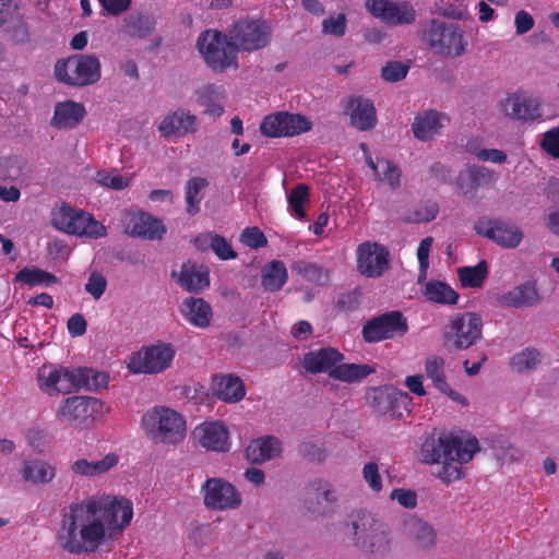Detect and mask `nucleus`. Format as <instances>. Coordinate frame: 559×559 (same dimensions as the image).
Instances as JSON below:
<instances>
[{"label":"nucleus","instance_id":"4468645a","mask_svg":"<svg viewBox=\"0 0 559 559\" xmlns=\"http://www.w3.org/2000/svg\"><path fill=\"white\" fill-rule=\"evenodd\" d=\"M483 320L475 312L454 316L449 323L445 340L454 349H467L481 337Z\"/></svg>","mask_w":559,"mask_h":559},{"label":"nucleus","instance_id":"c03bdc74","mask_svg":"<svg viewBox=\"0 0 559 559\" xmlns=\"http://www.w3.org/2000/svg\"><path fill=\"white\" fill-rule=\"evenodd\" d=\"M79 369V390L86 389L90 391H97L105 389L109 384V374L105 371H98L91 368Z\"/></svg>","mask_w":559,"mask_h":559},{"label":"nucleus","instance_id":"49530a36","mask_svg":"<svg viewBox=\"0 0 559 559\" xmlns=\"http://www.w3.org/2000/svg\"><path fill=\"white\" fill-rule=\"evenodd\" d=\"M207 186V181L204 178H192L187 182L186 186V202L187 211L189 214L194 215L199 212V204L202 200V191Z\"/></svg>","mask_w":559,"mask_h":559},{"label":"nucleus","instance_id":"dca6fc26","mask_svg":"<svg viewBox=\"0 0 559 559\" xmlns=\"http://www.w3.org/2000/svg\"><path fill=\"white\" fill-rule=\"evenodd\" d=\"M475 230L498 246L506 249H514L523 240V231L513 223L499 219H481L475 224Z\"/></svg>","mask_w":559,"mask_h":559},{"label":"nucleus","instance_id":"37998d69","mask_svg":"<svg viewBox=\"0 0 559 559\" xmlns=\"http://www.w3.org/2000/svg\"><path fill=\"white\" fill-rule=\"evenodd\" d=\"M292 271L316 284L323 285L329 281V271L312 262L296 261L292 265Z\"/></svg>","mask_w":559,"mask_h":559},{"label":"nucleus","instance_id":"a19ab883","mask_svg":"<svg viewBox=\"0 0 559 559\" xmlns=\"http://www.w3.org/2000/svg\"><path fill=\"white\" fill-rule=\"evenodd\" d=\"M15 282L23 283L31 287L33 286H51L58 282L57 277L44 270L35 266L23 267L15 275Z\"/></svg>","mask_w":559,"mask_h":559},{"label":"nucleus","instance_id":"7c9ffc66","mask_svg":"<svg viewBox=\"0 0 559 559\" xmlns=\"http://www.w3.org/2000/svg\"><path fill=\"white\" fill-rule=\"evenodd\" d=\"M212 390L217 399L226 403H237L246 395L242 380L230 373L216 374L212 381Z\"/></svg>","mask_w":559,"mask_h":559},{"label":"nucleus","instance_id":"c85d7f7f","mask_svg":"<svg viewBox=\"0 0 559 559\" xmlns=\"http://www.w3.org/2000/svg\"><path fill=\"white\" fill-rule=\"evenodd\" d=\"M283 452L282 441L274 436H263L250 441L246 448V457L254 464L275 460Z\"/></svg>","mask_w":559,"mask_h":559},{"label":"nucleus","instance_id":"6ab92c4d","mask_svg":"<svg viewBox=\"0 0 559 559\" xmlns=\"http://www.w3.org/2000/svg\"><path fill=\"white\" fill-rule=\"evenodd\" d=\"M368 11L389 25L411 24L416 19L414 7L407 1L367 0Z\"/></svg>","mask_w":559,"mask_h":559},{"label":"nucleus","instance_id":"9d476101","mask_svg":"<svg viewBox=\"0 0 559 559\" xmlns=\"http://www.w3.org/2000/svg\"><path fill=\"white\" fill-rule=\"evenodd\" d=\"M206 509L215 512L234 511L241 507L242 495L237 487L222 477L206 479L200 489Z\"/></svg>","mask_w":559,"mask_h":559},{"label":"nucleus","instance_id":"1a4fd4ad","mask_svg":"<svg viewBox=\"0 0 559 559\" xmlns=\"http://www.w3.org/2000/svg\"><path fill=\"white\" fill-rule=\"evenodd\" d=\"M58 81L73 86H85L100 79V62L93 55H76L58 60L55 66Z\"/></svg>","mask_w":559,"mask_h":559},{"label":"nucleus","instance_id":"f3484780","mask_svg":"<svg viewBox=\"0 0 559 559\" xmlns=\"http://www.w3.org/2000/svg\"><path fill=\"white\" fill-rule=\"evenodd\" d=\"M407 332L406 319L401 312L392 311L369 321L362 329L364 338L369 343L403 336Z\"/></svg>","mask_w":559,"mask_h":559},{"label":"nucleus","instance_id":"13d9d810","mask_svg":"<svg viewBox=\"0 0 559 559\" xmlns=\"http://www.w3.org/2000/svg\"><path fill=\"white\" fill-rule=\"evenodd\" d=\"M540 147L551 157L559 158V126L543 134Z\"/></svg>","mask_w":559,"mask_h":559},{"label":"nucleus","instance_id":"f257e3e1","mask_svg":"<svg viewBox=\"0 0 559 559\" xmlns=\"http://www.w3.org/2000/svg\"><path fill=\"white\" fill-rule=\"evenodd\" d=\"M133 519V503L124 496L102 493L70 507L58 532L60 546L71 554L94 552Z\"/></svg>","mask_w":559,"mask_h":559},{"label":"nucleus","instance_id":"2eb2a0df","mask_svg":"<svg viewBox=\"0 0 559 559\" xmlns=\"http://www.w3.org/2000/svg\"><path fill=\"white\" fill-rule=\"evenodd\" d=\"M192 440L202 449L215 453H226L231 449V438L227 425L222 420H204L191 432Z\"/></svg>","mask_w":559,"mask_h":559},{"label":"nucleus","instance_id":"f8f14e48","mask_svg":"<svg viewBox=\"0 0 559 559\" xmlns=\"http://www.w3.org/2000/svg\"><path fill=\"white\" fill-rule=\"evenodd\" d=\"M228 38L237 51H254L267 45L270 26L259 19H240L229 28Z\"/></svg>","mask_w":559,"mask_h":559},{"label":"nucleus","instance_id":"bf43d9fd","mask_svg":"<svg viewBox=\"0 0 559 559\" xmlns=\"http://www.w3.org/2000/svg\"><path fill=\"white\" fill-rule=\"evenodd\" d=\"M240 241L252 249H258L266 245V238L258 227L246 228L240 235Z\"/></svg>","mask_w":559,"mask_h":559},{"label":"nucleus","instance_id":"412c9836","mask_svg":"<svg viewBox=\"0 0 559 559\" xmlns=\"http://www.w3.org/2000/svg\"><path fill=\"white\" fill-rule=\"evenodd\" d=\"M357 270L367 277L380 276L389 266V251L378 242L366 241L356 249Z\"/></svg>","mask_w":559,"mask_h":559},{"label":"nucleus","instance_id":"4d7b16f0","mask_svg":"<svg viewBox=\"0 0 559 559\" xmlns=\"http://www.w3.org/2000/svg\"><path fill=\"white\" fill-rule=\"evenodd\" d=\"M323 33L341 37L345 34L346 29V16L343 13L331 15L325 19L322 23Z\"/></svg>","mask_w":559,"mask_h":559},{"label":"nucleus","instance_id":"4be33fe9","mask_svg":"<svg viewBox=\"0 0 559 559\" xmlns=\"http://www.w3.org/2000/svg\"><path fill=\"white\" fill-rule=\"evenodd\" d=\"M124 231L133 237L156 240L166 233L164 223L143 211H130L124 217Z\"/></svg>","mask_w":559,"mask_h":559},{"label":"nucleus","instance_id":"9b49d317","mask_svg":"<svg viewBox=\"0 0 559 559\" xmlns=\"http://www.w3.org/2000/svg\"><path fill=\"white\" fill-rule=\"evenodd\" d=\"M354 544L374 558H384L392 550L393 540L389 530L380 522L372 520L362 528L356 523L350 524Z\"/></svg>","mask_w":559,"mask_h":559},{"label":"nucleus","instance_id":"69168bd1","mask_svg":"<svg viewBox=\"0 0 559 559\" xmlns=\"http://www.w3.org/2000/svg\"><path fill=\"white\" fill-rule=\"evenodd\" d=\"M467 174L477 185L493 183L498 178L495 171L486 167H469Z\"/></svg>","mask_w":559,"mask_h":559},{"label":"nucleus","instance_id":"423d86ee","mask_svg":"<svg viewBox=\"0 0 559 559\" xmlns=\"http://www.w3.org/2000/svg\"><path fill=\"white\" fill-rule=\"evenodd\" d=\"M176 354L173 343L157 341L131 353L124 364L133 374H159L171 368Z\"/></svg>","mask_w":559,"mask_h":559},{"label":"nucleus","instance_id":"4c0bfd02","mask_svg":"<svg viewBox=\"0 0 559 559\" xmlns=\"http://www.w3.org/2000/svg\"><path fill=\"white\" fill-rule=\"evenodd\" d=\"M287 270L282 261H272L262 270V286L269 292H276L287 281Z\"/></svg>","mask_w":559,"mask_h":559},{"label":"nucleus","instance_id":"3c124183","mask_svg":"<svg viewBox=\"0 0 559 559\" xmlns=\"http://www.w3.org/2000/svg\"><path fill=\"white\" fill-rule=\"evenodd\" d=\"M433 238L426 237L420 240L417 248V260L419 264V274H418V283L421 284L427 280V273L430 265L429 255L432 250Z\"/></svg>","mask_w":559,"mask_h":559},{"label":"nucleus","instance_id":"5fc2aeb1","mask_svg":"<svg viewBox=\"0 0 559 559\" xmlns=\"http://www.w3.org/2000/svg\"><path fill=\"white\" fill-rule=\"evenodd\" d=\"M282 118V112L266 116L260 126L261 133L272 138L284 136V124Z\"/></svg>","mask_w":559,"mask_h":559},{"label":"nucleus","instance_id":"052dcab7","mask_svg":"<svg viewBox=\"0 0 559 559\" xmlns=\"http://www.w3.org/2000/svg\"><path fill=\"white\" fill-rule=\"evenodd\" d=\"M408 67L400 61H392L382 68V78L388 82H397L406 76Z\"/></svg>","mask_w":559,"mask_h":559},{"label":"nucleus","instance_id":"c756f323","mask_svg":"<svg viewBox=\"0 0 559 559\" xmlns=\"http://www.w3.org/2000/svg\"><path fill=\"white\" fill-rule=\"evenodd\" d=\"M86 115L82 103L63 100L56 104L51 118V126L60 130H70L78 127Z\"/></svg>","mask_w":559,"mask_h":559},{"label":"nucleus","instance_id":"338daca9","mask_svg":"<svg viewBox=\"0 0 559 559\" xmlns=\"http://www.w3.org/2000/svg\"><path fill=\"white\" fill-rule=\"evenodd\" d=\"M533 16L525 10H520L514 16V27L516 35L521 36L528 33L534 27Z\"/></svg>","mask_w":559,"mask_h":559},{"label":"nucleus","instance_id":"79ce46f5","mask_svg":"<svg viewBox=\"0 0 559 559\" xmlns=\"http://www.w3.org/2000/svg\"><path fill=\"white\" fill-rule=\"evenodd\" d=\"M457 274L463 287L478 288L483 286L488 275L487 264L481 261L474 266L460 267Z\"/></svg>","mask_w":559,"mask_h":559},{"label":"nucleus","instance_id":"f03ea898","mask_svg":"<svg viewBox=\"0 0 559 559\" xmlns=\"http://www.w3.org/2000/svg\"><path fill=\"white\" fill-rule=\"evenodd\" d=\"M478 440L464 432H445L437 439L426 440L420 450V461L438 465L436 477L444 484L463 478V464L468 463L478 452Z\"/></svg>","mask_w":559,"mask_h":559},{"label":"nucleus","instance_id":"ddd939ff","mask_svg":"<svg viewBox=\"0 0 559 559\" xmlns=\"http://www.w3.org/2000/svg\"><path fill=\"white\" fill-rule=\"evenodd\" d=\"M78 367L45 365L37 371V384L48 395L69 394L79 391Z\"/></svg>","mask_w":559,"mask_h":559},{"label":"nucleus","instance_id":"a878e982","mask_svg":"<svg viewBox=\"0 0 559 559\" xmlns=\"http://www.w3.org/2000/svg\"><path fill=\"white\" fill-rule=\"evenodd\" d=\"M345 112L349 116L353 127L360 131H368L377 124V114L373 104L360 96L347 98Z\"/></svg>","mask_w":559,"mask_h":559},{"label":"nucleus","instance_id":"393cba45","mask_svg":"<svg viewBox=\"0 0 559 559\" xmlns=\"http://www.w3.org/2000/svg\"><path fill=\"white\" fill-rule=\"evenodd\" d=\"M542 301V295L534 281L521 283L499 296L498 302L509 308H532Z\"/></svg>","mask_w":559,"mask_h":559},{"label":"nucleus","instance_id":"6e6552de","mask_svg":"<svg viewBox=\"0 0 559 559\" xmlns=\"http://www.w3.org/2000/svg\"><path fill=\"white\" fill-rule=\"evenodd\" d=\"M198 50L213 70L237 68V49L227 35L215 29L203 32L197 41Z\"/></svg>","mask_w":559,"mask_h":559},{"label":"nucleus","instance_id":"de8ad7c7","mask_svg":"<svg viewBox=\"0 0 559 559\" xmlns=\"http://www.w3.org/2000/svg\"><path fill=\"white\" fill-rule=\"evenodd\" d=\"M542 362V355L533 348H525L515 354L511 359V367L516 372H525L535 369Z\"/></svg>","mask_w":559,"mask_h":559},{"label":"nucleus","instance_id":"f704fd0d","mask_svg":"<svg viewBox=\"0 0 559 559\" xmlns=\"http://www.w3.org/2000/svg\"><path fill=\"white\" fill-rule=\"evenodd\" d=\"M360 148L362 150L365 159L372 169L376 179L391 188H396L400 183V169L388 159L377 158L373 160L369 155L368 147L365 143L360 144Z\"/></svg>","mask_w":559,"mask_h":559},{"label":"nucleus","instance_id":"e2e57ef3","mask_svg":"<svg viewBox=\"0 0 559 559\" xmlns=\"http://www.w3.org/2000/svg\"><path fill=\"white\" fill-rule=\"evenodd\" d=\"M390 498L407 509H413L417 504V495L411 489H393L390 493Z\"/></svg>","mask_w":559,"mask_h":559},{"label":"nucleus","instance_id":"58836bf2","mask_svg":"<svg viewBox=\"0 0 559 559\" xmlns=\"http://www.w3.org/2000/svg\"><path fill=\"white\" fill-rule=\"evenodd\" d=\"M425 297L435 304L455 305L459 299L457 293L447 283L430 281L425 285Z\"/></svg>","mask_w":559,"mask_h":559},{"label":"nucleus","instance_id":"0eeeda50","mask_svg":"<svg viewBox=\"0 0 559 559\" xmlns=\"http://www.w3.org/2000/svg\"><path fill=\"white\" fill-rule=\"evenodd\" d=\"M426 39L435 55L448 59L463 56L468 47L465 31L455 23L432 21L426 32Z\"/></svg>","mask_w":559,"mask_h":559},{"label":"nucleus","instance_id":"72a5a7b5","mask_svg":"<svg viewBox=\"0 0 559 559\" xmlns=\"http://www.w3.org/2000/svg\"><path fill=\"white\" fill-rule=\"evenodd\" d=\"M178 284L188 292L199 293L210 285L209 272L194 263H183L178 275Z\"/></svg>","mask_w":559,"mask_h":559},{"label":"nucleus","instance_id":"864d4df0","mask_svg":"<svg viewBox=\"0 0 559 559\" xmlns=\"http://www.w3.org/2000/svg\"><path fill=\"white\" fill-rule=\"evenodd\" d=\"M467 151L475 155L479 160L491 162L495 164H502L507 160V154L497 148H479L476 147L472 142H468Z\"/></svg>","mask_w":559,"mask_h":559},{"label":"nucleus","instance_id":"680f3d73","mask_svg":"<svg viewBox=\"0 0 559 559\" xmlns=\"http://www.w3.org/2000/svg\"><path fill=\"white\" fill-rule=\"evenodd\" d=\"M438 213V205L436 203H430L417 209L407 217V221L412 223H429L437 217Z\"/></svg>","mask_w":559,"mask_h":559},{"label":"nucleus","instance_id":"a211bd4d","mask_svg":"<svg viewBox=\"0 0 559 559\" xmlns=\"http://www.w3.org/2000/svg\"><path fill=\"white\" fill-rule=\"evenodd\" d=\"M159 134L167 140H179L199 131V119L190 110L177 108L168 111L157 123Z\"/></svg>","mask_w":559,"mask_h":559},{"label":"nucleus","instance_id":"7ed1b4c3","mask_svg":"<svg viewBox=\"0 0 559 559\" xmlns=\"http://www.w3.org/2000/svg\"><path fill=\"white\" fill-rule=\"evenodd\" d=\"M140 426L147 439L167 447L181 444L188 433L185 416L165 405L147 409L141 417Z\"/></svg>","mask_w":559,"mask_h":559},{"label":"nucleus","instance_id":"c9c22d12","mask_svg":"<svg viewBox=\"0 0 559 559\" xmlns=\"http://www.w3.org/2000/svg\"><path fill=\"white\" fill-rule=\"evenodd\" d=\"M226 94L222 86L205 85L197 91V102L203 106L204 114L212 117H219L224 112L223 100Z\"/></svg>","mask_w":559,"mask_h":559},{"label":"nucleus","instance_id":"20e7f679","mask_svg":"<svg viewBox=\"0 0 559 559\" xmlns=\"http://www.w3.org/2000/svg\"><path fill=\"white\" fill-rule=\"evenodd\" d=\"M49 223L56 230L81 239L96 240L107 235L106 226L92 213L66 202L51 209Z\"/></svg>","mask_w":559,"mask_h":559},{"label":"nucleus","instance_id":"09e8293b","mask_svg":"<svg viewBox=\"0 0 559 559\" xmlns=\"http://www.w3.org/2000/svg\"><path fill=\"white\" fill-rule=\"evenodd\" d=\"M445 360L444 358L430 355L425 361V372L427 377L432 381L436 389L445 388L447 379L444 374Z\"/></svg>","mask_w":559,"mask_h":559},{"label":"nucleus","instance_id":"6e6d98bb","mask_svg":"<svg viewBox=\"0 0 559 559\" xmlns=\"http://www.w3.org/2000/svg\"><path fill=\"white\" fill-rule=\"evenodd\" d=\"M318 502L324 501L328 504H334L338 500V493L335 487L328 480L319 479L312 485Z\"/></svg>","mask_w":559,"mask_h":559},{"label":"nucleus","instance_id":"e433bc0d","mask_svg":"<svg viewBox=\"0 0 559 559\" xmlns=\"http://www.w3.org/2000/svg\"><path fill=\"white\" fill-rule=\"evenodd\" d=\"M376 372V368L367 364H346L344 360L338 362L333 369L332 379L354 384L362 381L368 376Z\"/></svg>","mask_w":559,"mask_h":559},{"label":"nucleus","instance_id":"a18cd8bd","mask_svg":"<svg viewBox=\"0 0 559 559\" xmlns=\"http://www.w3.org/2000/svg\"><path fill=\"white\" fill-rule=\"evenodd\" d=\"M288 212L297 219L306 217L305 205L309 202V189L307 186L297 185L288 194Z\"/></svg>","mask_w":559,"mask_h":559},{"label":"nucleus","instance_id":"0e129e2a","mask_svg":"<svg viewBox=\"0 0 559 559\" xmlns=\"http://www.w3.org/2000/svg\"><path fill=\"white\" fill-rule=\"evenodd\" d=\"M107 282L98 273H92L85 284V290L94 298L99 299L106 290Z\"/></svg>","mask_w":559,"mask_h":559},{"label":"nucleus","instance_id":"2f4dec72","mask_svg":"<svg viewBox=\"0 0 559 559\" xmlns=\"http://www.w3.org/2000/svg\"><path fill=\"white\" fill-rule=\"evenodd\" d=\"M183 318L193 326L205 329L210 326L213 311L211 305L202 298L189 297L180 307Z\"/></svg>","mask_w":559,"mask_h":559},{"label":"nucleus","instance_id":"39448f33","mask_svg":"<svg viewBox=\"0 0 559 559\" xmlns=\"http://www.w3.org/2000/svg\"><path fill=\"white\" fill-rule=\"evenodd\" d=\"M110 408L96 397L73 395L60 401L56 409V419L67 427L90 429L104 418Z\"/></svg>","mask_w":559,"mask_h":559},{"label":"nucleus","instance_id":"cd10ccee","mask_svg":"<svg viewBox=\"0 0 559 559\" xmlns=\"http://www.w3.org/2000/svg\"><path fill=\"white\" fill-rule=\"evenodd\" d=\"M20 475L29 485L45 486L55 480L57 467L53 463L44 459H29L22 463Z\"/></svg>","mask_w":559,"mask_h":559},{"label":"nucleus","instance_id":"8fccbe9b","mask_svg":"<svg viewBox=\"0 0 559 559\" xmlns=\"http://www.w3.org/2000/svg\"><path fill=\"white\" fill-rule=\"evenodd\" d=\"M283 114L284 136H294L311 129V122L301 115Z\"/></svg>","mask_w":559,"mask_h":559},{"label":"nucleus","instance_id":"473e14b6","mask_svg":"<svg viewBox=\"0 0 559 559\" xmlns=\"http://www.w3.org/2000/svg\"><path fill=\"white\" fill-rule=\"evenodd\" d=\"M408 537L421 550H429L437 544L435 528L421 519L412 518L405 523Z\"/></svg>","mask_w":559,"mask_h":559},{"label":"nucleus","instance_id":"bb28decb","mask_svg":"<svg viewBox=\"0 0 559 559\" xmlns=\"http://www.w3.org/2000/svg\"><path fill=\"white\" fill-rule=\"evenodd\" d=\"M344 360V355L333 347L311 350L304 356L302 366L310 373H328L332 378L333 369Z\"/></svg>","mask_w":559,"mask_h":559},{"label":"nucleus","instance_id":"ea45409f","mask_svg":"<svg viewBox=\"0 0 559 559\" xmlns=\"http://www.w3.org/2000/svg\"><path fill=\"white\" fill-rule=\"evenodd\" d=\"M93 180L104 188L119 191L131 185L133 181V175L122 174L118 169L97 170Z\"/></svg>","mask_w":559,"mask_h":559},{"label":"nucleus","instance_id":"774afa93","mask_svg":"<svg viewBox=\"0 0 559 559\" xmlns=\"http://www.w3.org/2000/svg\"><path fill=\"white\" fill-rule=\"evenodd\" d=\"M214 245L212 250L222 260H230L236 258V252L233 250L230 243L218 235H214Z\"/></svg>","mask_w":559,"mask_h":559},{"label":"nucleus","instance_id":"5701e85b","mask_svg":"<svg viewBox=\"0 0 559 559\" xmlns=\"http://www.w3.org/2000/svg\"><path fill=\"white\" fill-rule=\"evenodd\" d=\"M119 463L120 455L117 452H108L97 460L79 456L70 463L69 469L75 477L94 479L109 474Z\"/></svg>","mask_w":559,"mask_h":559},{"label":"nucleus","instance_id":"aec40b11","mask_svg":"<svg viewBox=\"0 0 559 559\" xmlns=\"http://www.w3.org/2000/svg\"><path fill=\"white\" fill-rule=\"evenodd\" d=\"M501 112L511 119L532 121L540 117V100L525 91L519 90L500 100Z\"/></svg>","mask_w":559,"mask_h":559},{"label":"nucleus","instance_id":"603ef678","mask_svg":"<svg viewBox=\"0 0 559 559\" xmlns=\"http://www.w3.org/2000/svg\"><path fill=\"white\" fill-rule=\"evenodd\" d=\"M362 478L372 492H380L383 489V480L377 463L368 462L361 469Z\"/></svg>","mask_w":559,"mask_h":559},{"label":"nucleus","instance_id":"b1692460","mask_svg":"<svg viewBox=\"0 0 559 559\" xmlns=\"http://www.w3.org/2000/svg\"><path fill=\"white\" fill-rule=\"evenodd\" d=\"M450 122L449 117L437 110H425L416 115L412 124L414 136L423 142L439 135Z\"/></svg>","mask_w":559,"mask_h":559}]
</instances>
